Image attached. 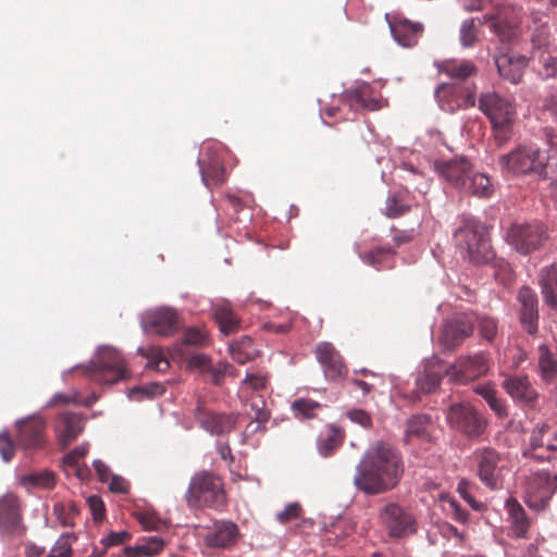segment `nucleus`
<instances>
[{"instance_id": "57", "label": "nucleus", "mask_w": 557, "mask_h": 557, "mask_svg": "<svg viewBox=\"0 0 557 557\" xmlns=\"http://www.w3.org/2000/svg\"><path fill=\"white\" fill-rule=\"evenodd\" d=\"M89 445L87 443L78 445L64 456L63 461L69 467H76L79 465V460L87 455Z\"/></svg>"}, {"instance_id": "13", "label": "nucleus", "mask_w": 557, "mask_h": 557, "mask_svg": "<svg viewBox=\"0 0 557 557\" xmlns=\"http://www.w3.org/2000/svg\"><path fill=\"white\" fill-rule=\"evenodd\" d=\"M22 521L21 502L13 493L0 497V533L9 539H21L26 533Z\"/></svg>"}, {"instance_id": "11", "label": "nucleus", "mask_w": 557, "mask_h": 557, "mask_svg": "<svg viewBox=\"0 0 557 557\" xmlns=\"http://www.w3.org/2000/svg\"><path fill=\"white\" fill-rule=\"evenodd\" d=\"M557 490V473L552 476L546 471H539L525 478L524 502L534 510H544Z\"/></svg>"}, {"instance_id": "20", "label": "nucleus", "mask_w": 557, "mask_h": 557, "mask_svg": "<svg viewBox=\"0 0 557 557\" xmlns=\"http://www.w3.org/2000/svg\"><path fill=\"white\" fill-rule=\"evenodd\" d=\"M315 357L329 380L335 381L346 377L348 369L333 344L329 342L319 343L315 347Z\"/></svg>"}, {"instance_id": "22", "label": "nucleus", "mask_w": 557, "mask_h": 557, "mask_svg": "<svg viewBox=\"0 0 557 557\" xmlns=\"http://www.w3.org/2000/svg\"><path fill=\"white\" fill-rule=\"evenodd\" d=\"M195 419L202 429L212 435H221L231 432L236 422L235 417L210 411L201 404L195 409Z\"/></svg>"}, {"instance_id": "59", "label": "nucleus", "mask_w": 557, "mask_h": 557, "mask_svg": "<svg viewBox=\"0 0 557 557\" xmlns=\"http://www.w3.org/2000/svg\"><path fill=\"white\" fill-rule=\"evenodd\" d=\"M301 513V507L297 503H293L286 506V508L277 513V520L281 523H287L294 519H297Z\"/></svg>"}, {"instance_id": "56", "label": "nucleus", "mask_w": 557, "mask_h": 557, "mask_svg": "<svg viewBox=\"0 0 557 557\" xmlns=\"http://www.w3.org/2000/svg\"><path fill=\"white\" fill-rule=\"evenodd\" d=\"M207 341V333L197 327L186 330L183 337L184 344L193 346H205Z\"/></svg>"}, {"instance_id": "62", "label": "nucleus", "mask_w": 557, "mask_h": 557, "mask_svg": "<svg viewBox=\"0 0 557 557\" xmlns=\"http://www.w3.org/2000/svg\"><path fill=\"white\" fill-rule=\"evenodd\" d=\"M131 539V534L126 531L111 532L104 537L101 543L104 546V550L110 546H115L125 543Z\"/></svg>"}, {"instance_id": "23", "label": "nucleus", "mask_w": 557, "mask_h": 557, "mask_svg": "<svg viewBox=\"0 0 557 557\" xmlns=\"http://www.w3.org/2000/svg\"><path fill=\"white\" fill-rule=\"evenodd\" d=\"M238 539L237 524L231 521H219L208 530L203 541L207 547L228 549L237 543Z\"/></svg>"}, {"instance_id": "9", "label": "nucleus", "mask_w": 557, "mask_h": 557, "mask_svg": "<svg viewBox=\"0 0 557 557\" xmlns=\"http://www.w3.org/2000/svg\"><path fill=\"white\" fill-rule=\"evenodd\" d=\"M506 239L518 252L528 255L543 245L547 232L540 222H516L508 228Z\"/></svg>"}, {"instance_id": "34", "label": "nucleus", "mask_w": 557, "mask_h": 557, "mask_svg": "<svg viewBox=\"0 0 557 557\" xmlns=\"http://www.w3.org/2000/svg\"><path fill=\"white\" fill-rule=\"evenodd\" d=\"M533 24L534 28L531 37L532 51L553 50L555 38L550 33L547 16H534Z\"/></svg>"}, {"instance_id": "60", "label": "nucleus", "mask_w": 557, "mask_h": 557, "mask_svg": "<svg viewBox=\"0 0 557 557\" xmlns=\"http://www.w3.org/2000/svg\"><path fill=\"white\" fill-rule=\"evenodd\" d=\"M211 363V359L205 354H196L189 357L188 368L197 369L201 373H206Z\"/></svg>"}, {"instance_id": "47", "label": "nucleus", "mask_w": 557, "mask_h": 557, "mask_svg": "<svg viewBox=\"0 0 557 557\" xmlns=\"http://www.w3.org/2000/svg\"><path fill=\"white\" fill-rule=\"evenodd\" d=\"M410 206L404 202L403 196L391 195L386 200L385 215L391 219L401 216L409 212Z\"/></svg>"}, {"instance_id": "44", "label": "nucleus", "mask_w": 557, "mask_h": 557, "mask_svg": "<svg viewBox=\"0 0 557 557\" xmlns=\"http://www.w3.org/2000/svg\"><path fill=\"white\" fill-rule=\"evenodd\" d=\"M139 354L148 359V367L159 372H165L170 362L158 347L139 348Z\"/></svg>"}, {"instance_id": "2", "label": "nucleus", "mask_w": 557, "mask_h": 557, "mask_svg": "<svg viewBox=\"0 0 557 557\" xmlns=\"http://www.w3.org/2000/svg\"><path fill=\"white\" fill-rule=\"evenodd\" d=\"M456 246L465 259L474 264L488 262L494 258L485 227L474 220H467L455 234Z\"/></svg>"}, {"instance_id": "21", "label": "nucleus", "mask_w": 557, "mask_h": 557, "mask_svg": "<svg viewBox=\"0 0 557 557\" xmlns=\"http://www.w3.org/2000/svg\"><path fill=\"white\" fill-rule=\"evenodd\" d=\"M502 387L516 403L521 405L533 406L539 398L537 391L533 387L527 375H505Z\"/></svg>"}, {"instance_id": "18", "label": "nucleus", "mask_w": 557, "mask_h": 557, "mask_svg": "<svg viewBox=\"0 0 557 557\" xmlns=\"http://www.w3.org/2000/svg\"><path fill=\"white\" fill-rule=\"evenodd\" d=\"M473 334V321L467 313H457L449 318L443 329L441 341L447 348L460 346Z\"/></svg>"}, {"instance_id": "45", "label": "nucleus", "mask_w": 557, "mask_h": 557, "mask_svg": "<svg viewBox=\"0 0 557 557\" xmlns=\"http://www.w3.org/2000/svg\"><path fill=\"white\" fill-rule=\"evenodd\" d=\"M443 374L431 369H426L423 373L418 375L416 385L421 393H432L441 384Z\"/></svg>"}, {"instance_id": "28", "label": "nucleus", "mask_w": 557, "mask_h": 557, "mask_svg": "<svg viewBox=\"0 0 557 557\" xmlns=\"http://www.w3.org/2000/svg\"><path fill=\"white\" fill-rule=\"evenodd\" d=\"M505 508L508 513L511 535L517 539L528 537L531 521L523 507L516 498L509 497L505 503Z\"/></svg>"}, {"instance_id": "33", "label": "nucleus", "mask_w": 557, "mask_h": 557, "mask_svg": "<svg viewBox=\"0 0 557 557\" xmlns=\"http://www.w3.org/2000/svg\"><path fill=\"white\" fill-rule=\"evenodd\" d=\"M199 165L201 177L206 186H220L226 181L225 168L218 156L209 160H199Z\"/></svg>"}, {"instance_id": "48", "label": "nucleus", "mask_w": 557, "mask_h": 557, "mask_svg": "<svg viewBox=\"0 0 557 557\" xmlns=\"http://www.w3.org/2000/svg\"><path fill=\"white\" fill-rule=\"evenodd\" d=\"M75 540L76 537L73 534H62L53 545L48 557H72V542Z\"/></svg>"}, {"instance_id": "53", "label": "nucleus", "mask_w": 557, "mask_h": 557, "mask_svg": "<svg viewBox=\"0 0 557 557\" xmlns=\"http://www.w3.org/2000/svg\"><path fill=\"white\" fill-rule=\"evenodd\" d=\"M244 385L252 391L260 392L268 387L269 375L267 373H247L244 380Z\"/></svg>"}, {"instance_id": "38", "label": "nucleus", "mask_w": 557, "mask_h": 557, "mask_svg": "<svg viewBox=\"0 0 557 557\" xmlns=\"http://www.w3.org/2000/svg\"><path fill=\"white\" fill-rule=\"evenodd\" d=\"M431 419L428 414H414L407 421L405 440L410 442L412 438L428 440L430 437L429 426Z\"/></svg>"}, {"instance_id": "35", "label": "nucleus", "mask_w": 557, "mask_h": 557, "mask_svg": "<svg viewBox=\"0 0 557 557\" xmlns=\"http://www.w3.org/2000/svg\"><path fill=\"white\" fill-rule=\"evenodd\" d=\"M532 61L535 71L543 79L557 77V55L553 54V50L532 51Z\"/></svg>"}, {"instance_id": "46", "label": "nucleus", "mask_w": 557, "mask_h": 557, "mask_svg": "<svg viewBox=\"0 0 557 557\" xmlns=\"http://www.w3.org/2000/svg\"><path fill=\"white\" fill-rule=\"evenodd\" d=\"M539 367L542 377L552 380L557 373V360H555L546 346H540Z\"/></svg>"}, {"instance_id": "15", "label": "nucleus", "mask_w": 557, "mask_h": 557, "mask_svg": "<svg viewBox=\"0 0 557 557\" xmlns=\"http://www.w3.org/2000/svg\"><path fill=\"white\" fill-rule=\"evenodd\" d=\"M485 18L499 40L509 42L518 34L521 11L515 5L504 4L496 8L495 11Z\"/></svg>"}, {"instance_id": "26", "label": "nucleus", "mask_w": 557, "mask_h": 557, "mask_svg": "<svg viewBox=\"0 0 557 557\" xmlns=\"http://www.w3.org/2000/svg\"><path fill=\"white\" fill-rule=\"evenodd\" d=\"M436 67L458 84H471L468 81L478 75V67L470 60H444L436 63Z\"/></svg>"}, {"instance_id": "63", "label": "nucleus", "mask_w": 557, "mask_h": 557, "mask_svg": "<svg viewBox=\"0 0 557 557\" xmlns=\"http://www.w3.org/2000/svg\"><path fill=\"white\" fill-rule=\"evenodd\" d=\"M251 410L255 411L253 419L263 424L270 419V412L265 409V404L262 399L251 404Z\"/></svg>"}, {"instance_id": "52", "label": "nucleus", "mask_w": 557, "mask_h": 557, "mask_svg": "<svg viewBox=\"0 0 557 557\" xmlns=\"http://www.w3.org/2000/svg\"><path fill=\"white\" fill-rule=\"evenodd\" d=\"M24 481L32 484L33 486H39L44 488H51L55 484L53 473L48 471L27 475L24 478Z\"/></svg>"}, {"instance_id": "64", "label": "nucleus", "mask_w": 557, "mask_h": 557, "mask_svg": "<svg viewBox=\"0 0 557 557\" xmlns=\"http://www.w3.org/2000/svg\"><path fill=\"white\" fill-rule=\"evenodd\" d=\"M488 406L499 419L508 418V407L506 405V401L500 397L497 396Z\"/></svg>"}, {"instance_id": "6", "label": "nucleus", "mask_w": 557, "mask_h": 557, "mask_svg": "<svg viewBox=\"0 0 557 557\" xmlns=\"http://www.w3.org/2000/svg\"><path fill=\"white\" fill-rule=\"evenodd\" d=\"M479 109L490 119L496 134L495 139L503 144L511 125L516 108L507 98L495 91L484 92L479 98Z\"/></svg>"}, {"instance_id": "14", "label": "nucleus", "mask_w": 557, "mask_h": 557, "mask_svg": "<svg viewBox=\"0 0 557 557\" xmlns=\"http://www.w3.org/2000/svg\"><path fill=\"white\" fill-rule=\"evenodd\" d=\"M381 523L392 537H404L417 530L416 520L396 503H388L380 510Z\"/></svg>"}, {"instance_id": "31", "label": "nucleus", "mask_w": 557, "mask_h": 557, "mask_svg": "<svg viewBox=\"0 0 557 557\" xmlns=\"http://www.w3.org/2000/svg\"><path fill=\"white\" fill-rule=\"evenodd\" d=\"M347 96L351 102L359 104L364 110L375 111L384 106V99L381 94L367 83L350 89Z\"/></svg>"}, {"instance_id": "27", "label": "nucleus", "mask_w": 557, "mask_h": 557, "mask_svg": "<svg viewBox=\"0 0 557 557\" xmlns=\"http://www.w3.org/2000/svg\"><path fill=\"white\" fill-rule=\"evenodd\" d=\"M437 169L444 180L460 190L472 171L470 162L462 157L444 162Z\"/></svg>"}, {"instance_id": "49", "label": "nucleus", "mask_w": 557, "mask_h": 557, "mask_svg": "<svg viewBox=\"0 0 557 557\" xmlns=\"http://www.w3.org/2000/svg\"><path fill=\"white\" fill-rule=\"evenodd\" d=\"M547 430V426L543 424L541 428L533 430L530 436V447L527 450H545L557 453V447L552 444L544 445L543 436Z\"/></svg>"}, {"instance_id": "30", "label": "nucleus", "mask_w": 557, "mask_h": 557, "mask_svg": "<svg viewBox=\"0 0 557 557\" xmlns=\"http://www.w3.org/2000/svg\"><path fill=\"white\" fill-rule=\"evenodd\" d=\"M394 39L403 47H412L417 45L419 37L423 33V25L412 23L400 18L389 23Z\"/></svg>"}, {"instance_id": "12", "label": "nucleus", "mask_w": 557, "mask_h": 557, "mask_svg": "<svg viewBox=\"0 0 557 557\" xmlns=\"http://www.w3.org/2000/svg\"><path fill=\"white\" fill-rule=\"evenodd\" d=\"M16 445L26 450L44 449L47 445V423L40 416H30L15 422Z\"/></svg>"}, {"instance_id": "39", "label": "nucleus", "mask_w": 557, "mask_h": 557, "mask_svg": "<svg viewBox=\"0 0 557 557\" xmlns=\"http://www.w3.org/2000/svg\"><path fill=\"white\" fill-rule=\"evenodd\" d=\"M461 190L479 197H490L493 193L490 178L482 173H474L473 171L469 174L466 185Z\"/></svg>"}, {"instance_id": "36", "label": "nucleus", "mask_w": 557, "mask_h": 557, "mask_svg": "<svg viewBox=\"0 0 557 557\" xmlns=\"http://www.w3.org/2000/svg\"><path fill=\"white\" fill-rule=\"evenodd\" d=\"M165 542L159 536L144 537L135 546L124 548L126 557H152L163 550Z\"/></svg>"}, {"instance_id": "40", "label": "nucleus", "mask_w": 557, "mask_h": 557, "mask_svg": "<svg viewBox=\"0 0 557 557\" xmlns=\"http://www.w3.org/2000/svg\"><path fill=\"white\" fill-rule=\"evenodd\" d=\"M473 325H476L480 337L487 343H493L498 334V321L486 313L474 314Z\"/></svg>"}, {"instance_id": "41", "label": "nucleus", "mask_w": 557, "mask_h": 557, "mask_svg": "<svg viewBox=\"0 0 557 557\" xmlns=\"http://www.w3.org/2000/svg\"><path fill=\"white\" fill-rule=\"evenodd\" d=\"M345 438V431L336 425H330L324 438L319 443V451L322 456H330L336 448H338Z\"/></svg>"}, {"instance_id": "55", "label": "nucleus", "mask_w": 557, "mask_h": 557, "mask_svg": "<svg viewBox=\"0 0 557 557\" xmlns=\"http://www.w3.org/2000/svg\"><path fill=\"white\" fill-rule=\"evenodd\" d=\"M346 417L354 423L361 425L364 429L372 426L371 414L363 409H350L346 412Z\"/></svg>"}, {"instance_id": "37", "label": "nucleus", "mask_w": 557, "mask_h": 557, "mask_svg": "<svg viewBox=\"0 0 557 557\" xmlns=\"http://www.w3.org/2000/svg\"><path fill=\"white\" fill-rule=\"evenodd\" d=\"M231 356L234 361L245 364L260 355V349L249 336H243L230 346Z\"/></svg>"}, {"instance_id": "25", "label": "nucleus", "mask_w": 557, "mask_h": 557, "mask_svg": "<svg viewBox=\"0 0 557 557\" xmlns=\"http://www.w3.org/2000/svg\"><path fill=\"white\" fill-rule=\"evenodd\" d=\"M499 75L512 84H518L528 65V59L524 55L507 52L495 58Z\"/></svg>"}, {"instance_id": "8", "label": "nucleus", "mask_w": 557, "mask_h": 557, "mask_svg": "<svg viewBox=\"0 0 557 557\" xmlns=\"http://www.w3.org/2000/svg\"><path fill=\"white\" fill-rule=\"evenodd\" d=\"M475 94L474 84L458 83H442L434 91L440 108L449 113L474 107Z\"/></svg>"}, {"instance_id": "42", "label": "nucleus", "mask_w": 557, "mask_h": 557, "mask_svg": "<svg viewBox=\"0 0 557 557\" xmlns=\"http://www.w3.org/2000/svg\"><path fill=\"white\" fill-rule=\"evenodd\" d=\"M321 408L320 403L308 398H299L292 404V409L298 419H312Z\"/></svg>"}, {"instance_id": "3", "label": "nucleus", "mask_w": 557, "mask_h": 557, "mask_svg": "<svg viewBox=\"0 0 557 557\" xmlns=\"http://www.w3.org/2000/svg\"><path fill=\"white\" fill-rule=\"evenodd\" d=\"M498 165L507 174H535L540 178H547L546 160L536 147L519 146L509 153L502 154Z\"/></svg>"}, {"instance_id": "43", "label": "nucleus", "mask_w": 557, "mask_h": 557, "mask_svg": "<svg viewBox=\"0 0 557 557\" xmlns=\"http://www.w3.org/2000/svg\"><path fill=\"white\" fill-rule=\"evenodd\" d=\"M394 253V250L391 248L375 247L374 249L360 253L359 256L366 264L380 269Z\"/></svg>"}, {"instance_id": "5", "label": "nucleus", "mask_w": 557, "mask_h": 557, "mask_svg": "<svg viewBox=\"0 0 557 557\" xmlns=\"http://www.w3.org/2000/svg\"><path fill=\"white\" fill-rule=\"evenodd\" d=\"M185 497L191 508H219L225 503L222 481L208 472L198 473L191 479Z\"/></svg>"}, {"instance_id": "58", "label": "nucleus", "mask_w": 557, "mask_h": 557, "mask_svg": "<svg viewBox=\"0 0 557 557\" xmlns=\"http://www.w3.org/2000/svg\"><path fill=\"white\" fill-rule=\"evenodd\" d=\"M87 503L89 505V508L91 510L94 520L96 522H100L104 518V504L102 499L97 495H91L88 497Z\"/></svg>"}, {"instance_id": "1", "label": "nucleus", "mask_w": 557, "mask_h": 557, "mask_svg": "<svg viewBox=\"0 0 557 557\" xmlns=\"http://www.w3.org/2000/svg\"><path fill=\"white\" fill-rule=\"evenodd\" d=\"M404 472L400 453L389 443L377 441L366 450L356 467L354 484L366 495H380L394 490Z\"/></svg>"}, {"instance_id": "16", "label": "nucleus", "mask_w": 557, "mask_h": 557, "mask_svg": "<svg viewBox=\"0 0 557 557\" xmlns=\"http://www.w3.org/2000/svg\"><path fill=\"white\" fill-rule=\"evenodd\" d=\"M488 369V355L478 352L473 356L460 357L454 366L445 370V373L457 382L467 383L486 374Z\"/></svg>"}, {"instance_id": "51", "label": "nucleus", "mask_w": 557, "mask_h": 557, "mask_svg": "<svg viewBox=\"0 0 557 557\" xmlns=\"http://www.w3.org/2000/svg\"><path fill=\"white\" fill-rule=\"evenodd\" d=\"M478 28L474 20L470 18L462 23L460 28V41L466 48L472 47L476 41Z\"/></svg>"}, {"instance_id": "7", "label": "nucleus", "mask_w": 557, "mask_h": 557, "mask_svg": "<svg viewBox=\"0 0 557 557\" xmlns=\"http://www.w3.org/2000/svg\"><path fill=\"white\" fill-rule=\"evenodd\" d=\"M446 420L449 426L468 438L481 437L487 428V419L469 403H456L448 407Z\"/></svg>"}, {"instance_id": "17", "label": "nucleus", "mask_w": 557, "mask_h": 557, "mask_svg": "<svg viewBox=\"0 0 557 557\" xmlns=\"http://www.w3.org/2000/svg\"><path fill=\"white\" fill-rule=\"evenodd\" d=\"M85 417L74 411H62L53 421V432L60 449L67 448L83 433Z\"/></svg>"}, {"instance_id": "29", "label": "nucleus", "mask_w": 557, "mask_h": 557, "mask_svg": "<svg viewBox=\"0 0 557 557\" xmlns=\"http://www.w3.org/2000/svg\"><path fill=\"white\" fill-rule=\"evenodd\" d=\"M537 283L544 304L552 310H557V263L542 268Z\"/></svg>"}, {"instance_id": "61", "label": "nucleus", "mask_w": 557, "mask_h": 557, "mask_svg": "<svg viewBox=\"0 0 557 557\" xmlns=\"http://www.w3.org/2000/svg\"><path fill=\"white\" fill-rule=\"evenodd\" d=\"M392 232L394 233L393 242L398 247L404 244L410 243L417 235V232L414 228L398 230L396 227H392Z\"/></svg>"}, {"instance_id": "24", "label": "nucleus", "mask_w": 557, "mask_h": 557, "mask_svg": "<svg viewBox=\"0 0 557 557\" xmlns=\"http://www.w3.org/2000/svg\"><path fill=\"white\" fill-rule=\"evenodd\" d=\"M520 304V322L529 334L537 332L539 301L537 296L529 286H522L518 293Z\"/></svg>"}, {"instance_id": "4", "label": "nucleus", "mask_w": 557, "mask_h": 557, "mask_svg": "<svg viewBox=\"0 0 557 557\" xmlns=\"http://www.w3.org/2000/svg\"><path fill=\"white\" fill-rule=\"evenodd\" d=\"M87 375L99 384H115L129 373L124 358L113 347L101 348L86 368Z\"/></svg>"}, {"instance_id": "50", "label": "nucleus", "mask_w": 557, "mask_h": 557, "mask_svg": "<svg viewBox=\"0 0 557 557\" xmlns=\"http://www.w3.org/2000/svg\"><path fill=\"white\" fill-rule=\"evenodd\" d=\"M234 368L227 362H219L216 364L210 363L209 368L206 371V374L209 375L210 381L214 385H221L225 375L231 374V370Z\"/></svg>"}, {"instance_id": "10", "label": "nucleus", "mask_w": 557, "mask_h": 557, "mask_svg": "<svg viewBox=\"0 0 557 557\" xmlns=\"http://www.w3.org/2000/svg\"><path fill=\"white\" fill-rule=\"evenodd\" d=\"M476 465V474L480 481L491 490L503 486L505 459L500 453L492 447L478 448L473 453Z\"/></svg>"}, {"instance_id": "19", "label": "nucleus", "mask_w": 557, "mask_h": 557, "mask_svg": "<svg viewBox=\"0 0 557 557\" xmlns=\"http://www.w3.org/2000/svg\"><path fill=\"white\" fill-rule=\"evenodd\" d=\"M144 324L149 333L169 336L178 330L181 320L174 309L159 308L146 313Z\"/></svg>"}, {"instance_id": "32", "label": "nucleus", "mask_w": 557, "mask_h": 557, "mask_svg": "<svg viewBox=\"0 0 557 557\" xmlns=\"http://www.w3.org/2000/svg\"><path fill=\"white\" fill-rule=\"evenodd\" d=\"M213 317L225 335L233 334L240 327V319L227 301H219L213 306Z\"/></svg>"}, {"instance_id": "54", "label": "nucleus", "mask_w": 557, "mask_h": 557, "mask_svg": "<svg viewBox=\"0 0 557 557\" xmlns=\"http://www.w3.org/2000/svg\"><path fill=\"white\" fill-rule=\"evenodd\" d=\"M15 454V443L8 432L0 433V455L3 461L9 462Z\"/></svg>"}]
</instances>
